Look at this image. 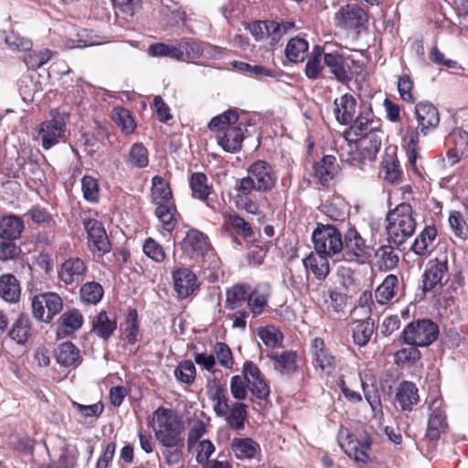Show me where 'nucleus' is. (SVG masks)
Returning <instances> with one entry per match:
<instances>
[{
  "instance_id": "obj_15",
  "label": "nucleus",
  "mask_w": 468,
  "mask_h": 468,
  "mask_svg": "<svg viewBox=\"0 0 468 468\" xmlns=\"http://www.w3.org/2000/svg\"><path fill=\"white\" fill-rule=\"evenodd\" d=\"M178 245L183 255L196 262H200L212 249L207 236L196 229L187 230Z\"/></svg>"
},
{
  "instance_id": "obj_22",
  "label": "nucleus",
  "mask_w": 468,
  "mask_h": 468,
  "mask_svg": "<svg viewBox=\"0 0 468 468\" xmlns=\"http://www.w3.org/2000/svg\"><path fill=\"white\" fill-rule=\"evenodd\" d=\"M430 410L431 414L428 420L425 438L431 441H437L448 429L445 410L442 409V401L434 399L430 406Z\"/></svg>"
},
{
  "instance_id": "obj_6",
  "label": "nucleus",
  "mask_w": 468,
  "mask_h": 468,
  "mask_svg": "<svg viewBox=\"0 0 468 468\" xmlns=\"http://www.w3.org/2000/svg\"><path fill=\"white\" fill-rule=\"evenodd\" d=\"M440 330L431 319H417L409 323L400 334L403 344L418 347H426L439 337Z\"/></svg>"
},
{
  "instance_id": "obj_59",
  "label": "nucleus",
  "mask_w": 468,
  "mask_h": 468,
  "mask_svg": "<svg viewBox=\"0 0 468 468\" xmlns=\"http://www.w3.org/2000/svg\"><path fill=\"white\" fill-rule=\"evenodd\" d=\"M42 90L41 83L29 74L23 75L18 80V90L24 101H33L36 93Z\"/></svg>"
},
{
  "instance_id": "obj_18",
  "label": "nucleus",
  "mask_w": 468,
  "mask_h": 468,
  "mask_svg": "<svg viewBox=\"0 0 468 468\" xmlns=\"http://www.w3.org/2000/svg\"><path fill=\"white\" fill-rule=\"evenodd\" d=\"M173 288L176 297L184 300L199 290L197 276L186 267H178L172 271Z\"/></svg>"
},
{
  "instance_id": "obj_63",
  "label": "nucleus",
  "mask_w": 468,
  "mask_h": 468,
  "mask_svg": "<svg viewBox=\"0 0 468 468\" xmlns=\"http://www.w3.org/2000/svg\"><path fill=\"white\" fill-rule=\"evenodd\" d=\"M148 55L151 57H166L176 60L182 58V51L177 45H169L163 42L151 44L148 48Z\"/></svg>"
},
{
  "instance_id": "obj_64",
  "label": "nucleus",
  "mask_w": 468,
  "mask_h": 468,
  "mask_svg": "<svg viewBox=\"0 0 468 468\" xmlns=\"http://www.w3.org/2000/svg\"><path fill=\"white\" fill-rule=\"evenodd\" d=\"M448 223L452 232L457 239L461 240L468 239V224L460 211L451 210Z\"/></svg>"
},
{
  "instance_id": "obj_40",
  "label": "nucleus",
  "mask_w": 468,
  "mask_h": 468,
  "mask_svg": "<svg viewBox=\"0 0 468 468\" xmlns=\"http://www.w3.org/2000/svg\"><path fill=\"white\" fill-rule=\"evenodd\" d=\"M32 323L28 315L21 314L13 323L8 336L18 345H26L32 336Z\"/></svg>"
},
{
  "instance_id": "obj_52",
  "label": "nucleus",
  "mask_w": 468,
  "mask_h": 468,
  "mask_svg": "<svg viewBox=\"0 0 468 468\" xmlns=\"http://www.w3.org/2000/svg\"><path fill=\"white\" fill-rule=\"evenodd\" d=\"M104 295L103 287L97 282H87L80 288V298L85 304H97Z\"/></svg>"
},
{
  "instance_id": "obj_47",
  "label": "nucleus",
  "mask_w": 468,
  "mask_h": 468,
  "mask_svg": "<svg viewBox=\"0 0 468 468\" xmlns=\"http://www.w3.org/2000/svg\"><path fill=\"white\" fill-rule=\"evenodd\" d=\"M121 332L123 339L129 345H134L138 341L140 332V320L136 309H129L123 324L121 325Z\"/></svg>"
},
{
  "instance_id": "obj_43",
  "label": "nucleus",
  "mask_w": 468,
  "mask_h": 468,
  "mask_svg": "<svg viewBox=\"0 0 468 468\" xmlns=\"http://www.w3.org/2000/svg\"><path fill=\"white\" fill-rule=\"evenodd\" d=\"M329 255L316 254L311 252L303 260V264L307 271H310L316 279L324 280L329 274L330 268L327 260Z\"/></svg>"
},
{
  "instance_id": "obj_13",
  "label": "nucleus",
  "mask_w": 468,
  "mask_h": 468,
  "mask_svg": "<svg viewBox=\"0 0 468 468\" xmlns=\"http://www.w3.org/2000/svg\"><path fill=\"white\" fill-rule=\"evenodd\" d=\"M313 367L318 374L329 377L336 369L338 359L322 337L316 336L310 343Z\"/></svg>"
},
{
  "instance_id": "obj_57",
  "label": "nucleus",
  "mask_w": 468,
  "mask_h": 468,
  "mask_svg": "<svg viewBox=\"0 0 468 468\" xmlns=\"http://www.w3.org/2000/svg\"><path fill=\"white\" fill-rule=\"evenodd\" d=\"M174 376L180 383L191 386L197 378V368L192 360L180 361L174 370Z\"/></svg>"
},
{
  "instance_id": "obj_31",
  "label": "nucleus",
  "mask_w": 468,
  "mask_h": 468,
  "mask_svg": "<svg viewBox=\"0 0 468 468\" xmlns=\"http://www.w3.org/2000/svg\"><path fill=\"white\" fill-rule=\"evenodd\" d=\"M438 235L434 225H427L414 239L410 250L418 256H428L433 247V242Z\"/></svg>"
},
{
  "instance_id": "obj_10",
  "label": "nucleus",
  "mask_w": 468,
  "mask_h": 468,
  "mask_svg": "<svg viewBox=\"0 0 468 468\" xmlns=\"http://www.w3.org/2000/svg\"><path fill=\"white\" fill-rule=\"evenodd\" d=\"M343 239L339 229L331 224L317 223L312 234L315 251L331 257L342 251Z\"/></svg>"
},
{
  "instance_id": "obj_46",
  "label": "nucleus",
  "mask_w": 468,
  "mask_h": 468,
  "mask_svg": "<svg viewBox=\"0 0 468 468\" xmlns=\"http://www.w3.org/2000/svg\"><path fill=\"white\" fill-rule=\"evenodd\" d=\"M324 45H315L313 48L304 69V74L307 79L315 80L322 75L324 68L325 67L324 64H322V60L324 61Z\"/></svg>"
},
{
  "instance_id": "obj_56",
  "label": "nucleus",
  "mask_w": 468,
  "mask_h": 468,
  "mask_svg": "<svg viewBox=\"0 0 468 468\" xmlns=\"http://www.w3.org/2000/svg\"><path fill=\"white\" fill-rule=\"evenodd\" d=\"M179 48L182 51L180 61H190L203 56L204 48L200 41L193 38H182L179 41Z\"/></svg>"
},
{
  "instance_id": "obj_50",
  "label": "nucleus",
  "mask_w": 468,
  "mask_h": 468,
  "mask_svg": "<svg viewBox=\"0 0 468 468\" xmlns=\"http://www.w3.org/2000/svg\"><path fill=\"white\" fill-rule=\"evenodd\" d=\"M234 189L236 192L234 197L235 206L239 209L245 210L252 215H257L259 213V206L250 197L253 191H246L247 188H242L241 184L238 181L236 182Z\"/></svg>"
},
{
  "instance_id": "obj_26",
  "label": "nucleus",
  "mask_w": 468,
  "mask_h": 468,
  "mask_svg": "<svg viewBox=\"0 0 468 468\" xmlns=\"http://www.w3.org/2000/svg\"><path fill=\"white\" fill-rule=\"evenodd\" d=\"M381 167L384 171V178L391 185H399L402 182L404 173L397 157L396 148L388 147L385 150L381 161Z\"/></svg>"
},
{
  "instance_id": "obj_28",
  "label": "nucleus",
  "mask_w": 468,
  "mask_h": 468,
  "mask_svg": "<svg viewBox=\"0 0 468 468\" xmlns=\"http://www.w3.org/2000/svg\"><path fill=\"white\" fill-rule=\"evenodd\" d=\"M399 278L395 274H388L383 282L376 288L374 295L377 303L380 305L391 303L399 300Z\"/></svg>"
},
{
  "instance_id": "obj_51",
  "label": "nucleus",
  "mask_w": 468,
  "mask_h": 468,
  "mask_svg": "<svg viewBox=\"0 0 468 468\" xmlns=\"http://www.w3.org/2000/svg\"><path fill=\"white\" fill-rule=\"evenodd\" d=\"M356 142H347L346 147L341 148L339 156L342 162L362 168L367 158L363 154V150L358 145H356Z\"/></svg>"
},
{
  "instance_id": "obj_33",
  "label": "nucleus",
  "mask_w": 468,
  "mask_h": 468,
  "mask_svg": "<svg viewBox=\"0 0 468 468\" xmlns=\"http://www.w3.org/2000/svg\"><path fill=\"white\" fill-rule=\"evenodd\" d=\"M250 284L246 282H238L226 290L225 308L235 311L242 308L245 303H248L249 290Z\"/></svg>"
},
{
  "instance_id": "obj_27",
  "label": "nucleus",
  "mask_w": 468,
  "mask_h": 468,
  "mask_svg": "<svg viewBox=\"0 0 468 468\" xmlns=\"http://www.w3.org/2000/svg\"><path fill=\"white\" fill-rule=\"evenodd\" d=\"M334 114L336 121L342 125L350 124L355 117L356 100L349 93L336 98L334 101Z\"/></svg>"
},
{
  "instance_id": "obj_11",
  "label": "nucleus",
  "mask_w": 468,
  "mask_h": 468,
  "mask_svg": "<svg viewBox=\"0 0 468 468\" xmlns=\"http://www.w3.org/2000/svg\"><path fill=\"white\" fill-rule=\"evenodd\" d=\"M337 441L344 452L357 463H367L369 461V451L373 441L369 434L366 433L358 439L347 428L340 429Z\"/></svg>"
},
{
  "instance_id": "obj_5",
  "label": "nucleus",
  "mask_w": 468,
  "mask_h": 468,
  "mask_svg": "<svg viewBox=\"0 0 468 468\" xmlns=\"http://www.w3.org/2000/svg\"><path fill=\"white\" fill-rule=\"evenodd\" d=\"M248 176L238 180L246 191L267 193L271 191L277 183V174L274 167L267 161L257 160L251 163Z\"/></svg>"
},
{
  "instance_id": "obj_1",
  "label": "nucleus",
  "mask_w": 468,
  "mask_h": 468,
  "mask_svg": "<svg viewBox=\"0 0 468 468\" xmlns=\"http://www.w3.org/2000/svg\"><path fill=\"white\" fill-rule=\"evenodd\" d=\"M415 117L418 126L407 127L403 142L410 166L416 174L420 175L416 165L420 156V134L426 136L434 131L440 123V114L434 104L425 101L415 105Z\"/></svg>"
},
{
  "instance_id": "obj_35",
  "label": "nucleus",
  "mask_w": 468,
  "mask_h": 468,
  "mask_svg": "<svg viewBox=\"0 0 468 468\" xmlns=\"http://www.w3.org/2000/svg\"><path fill=\"white\" fill-rule=\"evenodd\" d=\"M337 166L336 158L334 155H324L314 164V176L321 185L327 186L335 177Z\"/></svg>"
},
{
  "instance_id": "obj_24",
  "label": "nucleus",
  "mask_w": 468,
  "mask_h": 468,
  "mask_svg": "<svg viewBox=\"0 0 468 468\" xmlns=\"http://www.w3.org/2000/svg\"><path fill=\"white\" fill-rule=\"evenodd\" d=\"M267 356L272 361L274 369L281 375L292 376L299 371L297 351L271 352Z\"/></svg>"
},
{
  "instance_id": "obj_16",
  "label": "nucleus",
  "mask_w": 468,
  "mask_h": 468,
  "mask_svg": "<svg viewBox=\"0 0 468 468\" xmlns=\"http://www.w3.org/2000/svg\"><path fill=\"white\" fill-rule=\"evenodd\" d=\"M66 123L62 119L52 118L42 122L37 131L36 139L43 149L49 150L66 140Z\"/></svg>"
},
{
  "instance_id": "obj_29",
  "label": "nucleus",
  "mask_w": 468,
  "mask_h": 468,
  "mask_svg": "<svg viewBox=\"0 0 468 468\" xmlns=\"http://www.w3.org/2000/svg\"><path fill=\"white\" fill-rule=\"evenodd\" d=\"M207 395L212 403L216 416L226 415V410L229 406V398L226 387L219 381L214 380L212 384L207 386Z\"/></svg>"
},
{
  "instance_id": "obj_42",
  "label": "nucleus",
  "mask_w": 468,
  "mask_h": 468,
  "mask_svg": "<svg viewBox=\"0 0 468 468\" xmlns=\"http://www.w3.org/2000/svg\"><path fill=\"white\" fill-rule=\"evenodd\" d=\"M21 287L19 281L13 274L6 273L0 276V297L10 303L19 302Z\"/></svg>"
},
{
  "instance_id": "obj_38",
  "label": "nucleus",
  "mask_w": 468,
  "mask_h": 468,
  "mask_svg": "<svg viewBox=\"0 0 468 468\" xmlns=\"http://www.w3.org/2000/svg\"><path fill=\"white\" fill-rule=\"evenodd\" d=\"M55 357L64 367H77L82 360L80 349L71 342L60 344L55 351Z\"/></svg>"
},
{
  "instance_id": "obj_48",
  "label": "nucleus",
  "mask_w": 468,
  "mask_h": 468,
  "mask_svg": "<svg viewBox=\"0 0 468 468\" xmlns=\"http://www.w3.org/2000/svg\"><path fill=\"white\" fill-rule=\"evenodd\" d=\"M309 43L299 37L291 38L285 48V56L292 63H300L307 58Z\"/></svg>"
},
{
  "instance_id": "obj_53",
  "label": "nucleus",
  "mask_w": 468,
  "mask_h": 468,
  "mask_svg": "<svg viewBox=\"0 0 468 468\" xmlns=\"http://www.w3.org/2000/svg\"><path fill=\"white\" fill-rule=\"evenodd\" d=\"M378 259V265L381 271H390L397 267L399 263V256L390 245L380 246L374 251Z\"/></svg>"
},
{
  "instance_id": "obj_61",
  "label": "nucleus",
  "mask_w": 468,
  "mask_h": 468,
  "mask_svg": "<svg viewBox=\"0 0 468 468\" xmlns=\"http://www.w3.org/2000/svg\"><path fill=\"white\" fill-rule=\"evenodd\" d=\"M126 163L132 167H146L149 164L147 148L142 143L133 144L130 148Z\"/></svg>"
},
{
  "instance_id": "obj_8",
  "label": "nucleus",
  "mask_w": 468,
  "mask_h": 468,
  "mask_svg": "<svg viewBox=\"0 0 468 468\" xmlns=\"http://www.w3.org/2000/svg\"><path fill=\"white\" fill-rule=\"evenodd\" d=\"M343 256L347 262L365 264L369 261L375 250L373 245L364 239L358 230L349 227L344 234Z\"/></svg>"
},
{
  "instance_id": "obj_55",
  "label": "nucleus",
  "mask_w": 468,
  "mask_h": 468,
  "mask_svg": "<svg viewBox=\"0 0 468 468\" xmlns=\"http://www.w3.org/2000/svg\"><path fill=\"white\" fill-rule=\"evenodd\" d=\"M112 119L126 134H131L135 130L136 124L131 112L124 107H115L112 110Z\"/></svg>"
},
{
  "instance_id": "obj_20",
  "label": "nucleus",
  "mask_w": 468,
  "mask_h": 468,
  "mask_svg": "<svg viewBox=\"0 0 468 468\" xmlns=\"http://www.w3.org/2000/svg\"><path fill=\"white\" fill-rule=\"evenodd\" d=\"M88 271L87 262L80 257L66 259L58 268V278L65 285L79 284Z\"/></svg>"
},
{
  "instance_id": "obj_19",
  "label": "nucleus",
  "mask_w": 468,
  "mask_h": 468,
  "mask_svg": "<svg viewBox=\"0 0 468 468\" xmlns=\"http://www.w3.org/2000/svg\"><path fill=\"white\" fill-rule=\"evenodd\" d=\"M448 261L436 258L430 261L424 273L422 275V290L424 292H439L441 290L443 283L442 279L448 273Z\"/></svg>"
},
{
  "instance_id": "obj_44",
  "label": "nucleus",
  "mask_w": 468,
  "mask_h": 468,
  "mask_svg": "<svg viewBox=\"0 0 468 468\" xmlns=\"http://www.w3.org/2000/svg\"><path fill=\"white\" fill-rule=\"evenodd\" d=\"M231 450L239 460L253 459L261 453L260 444L251 438H234Z\"/></svg>"
},
{
  "instance_id": "obj_34",
  "label": "nucleus",
  "mask_w": 468,
  "mask_h": 468,
  "mask_svg": "<svg viewBox=\"0 0 468 468\" xmlns=\"http://www.w3.org/2000/svg\"><path fill=\"white\" fill-rule=\"evenodd\" d=\"M116 329V315H109L106 311H101L92 320V332L103 340H108Z\"/></svg>"
},
{
  "instance_id": "obj_45",
  "label": "nucleus",
  "mask_w": 468,
  "mask_h": 468,
  "mask_svg": "<svg viewBox=\"0 0 468 468\" xmlns=\"http://www.w3.org/2000/svg\"><path fill=\"white\" fill-rule=\"evenodd\" d=\"M224 228L244 239L251 238L254 234L252 226L237 213H227L223 215Z\"/></svg>"
},
{
  "instance_id": "obj_58",
  "label": "nucleus",
  "mask_w": 468,
  "mask_h": 468,
  "mask_svg": "<svg viewBox=\"0 0 468 468\" xmlns=\"http://www.w3.org/2000/svg\"><path fill=\"white\" fill-rule=\"evenodd\" d=\"M258 336L267 347L272 349L282 346L283 334L274 325L261 326L258 329Z\"/></svg>"
},
{
  "instance_id": "obj_7",
  "label": "nucleus",
  "mask_w": 468,
  "mask_h": 468,
  "mask_svg": "<svg viewBox=\"0 0 468 468\" xmlns=\"http://www.w3.org/2000/svg\"><path fill=\"white\" fill-rule=\"evenodd\" d=\"M188 186L191 197L206 204L212 211L218 213L225 207V199L218 197L215 192L213 184L209 182L207 176L203 172H193L188 177Z\"/></svg>"
},
{
  "instance_id": "obj_37",
  "label": "nucleus",
  "mask_w": 468,
  "mask_h": 468,
  "mask_svg": "<svg viewBox=\"0 0 468 468\" xmlns=\"http://www.w3.org/2000/svg\"><path fill=\"white\" fill-rule=\"evenodd\" d=\"M419 390L415 383L403 380L396 391V400L402 410H411L419 402Z\"/></svg>"
},
{
  "instance_id": "obj_12",
  "label": "nucleus",
  "mask_w": 468,
  "mask_h": 468,
  "mask_svg": "<svg viewBox=\"0 0 468 468\" xmlns=\"http://www.w3.org/2000/svg\"><path fill=\"white\" fill-rule=\"evenodd\" d=\"M348 129L344 132V138L347 142H357L363 136L377 133L380 129V120L375 117L370 106H361L359 114L351 122Z\"/></svg>"
},
{
  "instance_id": "obj_60",
  "label": "nucleus",
  "mask_w": 468,
  "mask_h": 468,
  "mask_svg": "<svg viewBox=\"0 0 468 468\" xmlns=\"http://www.w3.org/2000/svg\"><path fill=\"white\" fill-rule=\"evenodd\" d=\"M357 142L358 146L363 150V154L367 158V161H375L382 144L381 137L378 133L363 136V138L359 139Z\"/></svg>"
},
{
  "instance_id": "obj_32",
  "label": "nucleus",
  "mask_w": 468,
  "mask_h": 468,
  "mask_svg": "<svg viewBox=\"0 0 468 468\" xmlns=\"http://www.w3.org/2000/svg\"><path fill=\"white\" fill-rule=\"evenodd\" d=\"M154 216L158 218L163 231L168 234L176 228L180 218L176 203L155 206Z\"/></svg>"
},
{
  "instance_id": "obj_4",
  "label": "nucleus",
  "mask_w": 468,
  "mask_h": 468,
  "mask_svg": "<svg viewBox=\"0 0 468 468\" xmlns=\"http://www.w3.org/2000/svg\"><path fill=\"white\" fill-rule=\"evenodd\" d=\"M324 65L334 78L343 84L350 82L354 78L353 68L358 63L344 48L336 44H324Z\"/></svg>"
},
{
  "instance_id": "obj_2",
  "label": "nucleus",
  "mask_w": 468,
  "mask_h": 468,
  "mask_svg": "<svg viewBox=\"0 0 468 468\" xmlns=\"http://www.w3.org/2000/svg\"><path fill=\"white\" fill-rule=\"evenodd\" d=\"M388 240L397 246L413 235L417 222L410 204L402 202L390 209L386 217Z\"/></svg>"
},
{
  "instance_id": "obj_17",
  "label": "nucleus",
  "mask_w": 468,
  "mask_h": 468,
  "mask_svg": "<svg viewBox=\"0 0 468 468\" xmlns=\"http://www.w3.org/2000/svg\"><path fill=\"white\" fill-rule=\"evenodd\" d=\"M242 375L248 382L249 390L258 399H267L271 388L261 373L260 367L250 360L245 361L242 367Z\"/></svg>"
},
{
  "instance_id": "obj_9",
  "label": "nucleus",
  "mask_w": 468,
  "mask_h": 468,
  "mask_svg": "<svg viewBox=\"0 0 468 468\" xmlns=\"http://www.w3.org/2000/svg\"><path fill=\"white\" fill-rule=\"evenodd\" d=\"M367 12L356 3H347L340 6L334 16L335 27L354 33L356 37L367 29Z\"/></svg>"
},
{
  "instance_id": "obj_21",
  "label": "nucleus",
  "mask_w": 468,
  "mask_h": 468,
  "mask_svg": "<svg viewBox=\"0 0 468 468\" xmlns=\"http://www.w3.org/2000/svg\"><path fill=\"white\" fill-rule=\"evenodd\" d=\"M88 234V246L90 250L100 255H104L111 250V242L102 224L97 219H88L84 222Z\"/></svg>"
},
{
  "instance_id": "obj_49",
  "label": "nucleus",
  "mask_w": 468,
  "mask_h": 468,
  "mask_svg": "<svg viewBox=\"0 0 468 468\" xmlns=\"http://www.w3.org/2000/svg\"><path fill=\"white\" fill-rule=\"evenodd\" d=\"M374 322L370 319L356 321L352 327L353 341L356 346H365L374 333Z\"/></svg>"
},
{
  "instance_id": "obj_14",
  "label": "nucleus",
  "mask_w": 468,
  "mask_h": 468,
  "mask_svg": "<svg viewBox=\"0 0 468 468\" xmlns=\"http://www.w3.org/2000/svg\"><path fill=\"white\" fill-rule=\"evenodd\" d=\"M32 314L39 322L48 324L63 308V301L57 292L35 295L31 302Z\"/></svg>"
},
{
  "instance_id": "obj_54",
  "label": "nucleus",
  "mask_w": 468,
  "mask_h": 468,
  "mask_svg": "<svg viewBox=\"0 0 468 468\" xmlns=\"http://www.w3.org/2000/svg\"><path fill=\"white\" fill-rule=\"evenodd\" d=\"M239 122V114L238 111L236 109H229L226 111L225 112L215 116L211 119V121L208 122V129L210 131H217L218 133H221L224 129L227 128H235L237 123Z\"/></svg>"
},
{
  "instance_id": "obj_36",
  "label": "nucleus",
  "mask_w": 468,
  "mask_h": 468,
  "mask_svg": "<svg viewBox=\"0 0 468 468\" xmlns=\"http://www.w3.org/2000/svg\"><path fill=\"white\" fill-rule=\"evenodd\" d=\"M151 201L154 206L175 203L170 184L161 176L152 178Z\"/></svg>"
},
{
  "instance_id": "obj_23",
  "label": "nucleus",
  "mask_w": 468,
  "mask_h": 468,
  "mask_svg": "<svg viewBox=\"0 0 468 468\" xmlns=\"http://www.w3.org/2000/svg\"><path fill=\"white\" fill-rule=\"evenodd\" d=\"M271 295V286L269 282H259L249 290L248 308L253 317L261 315L268 305Z\"/></svg>"
},
{
  "instance_id": "obj_25",
  "label": "nucleus",
  "mask_w": 468,
  "mask_h": 468,
  "mask_svg": "<svg viewBox=\"0 0 468 468\" xmlns=\"http://www.w3.org/2000/svg\"><path fill=\"white\" fill-rule=\"evenodd\" d=\"M246 131V128L242 127V122H239L235 128L224 129L216 136L218 144L225 152L237 153L241 149Z\"/></svg>"
},
{
  "instance_id": "obj_3",
  "label": "nucleus",
  "mask_w": 468,
  "mask_h": 468,
  "mask_svg": "<svg viewBox=\"0 0 468 468\" xmlns=\"http://www.w3.org/2000/svg\"><path fill=\"white\" fill-rule=\"evenodd\" d=\"M153 420L156 423L155 436L163 446L182 444L185 425L172 409L160 406L154 411Z\"/></svg>"
},
{
  "instance_id": "obj_62",
  "label": "nucleus",
  "mask_w": 468,
  "mask_h": 468,
  "mask_svg": "<svg viewBox=\"0 0 468 468\" xmlns=\"http://www.w3.org/2000/svg\"><path fill=\"white\" fill-rule=\"evenodd\" d=\"M142 250L148 259L158 264L165 262L167 258L164 247L152 237L144 240Z\"/></svg>"
},
{
  "instance_id": "obj_41",
  "label": "nucleus",
  "mask_w": 468,
  "mask_h": 468,
  "mask_svg": "<svg viewBox=\"0 0 468 468\" xmlns=\"http://www.w3.org/2000/svg\"><path fill=\"white\" fill-rule=\"evenodd\" d=\"M25 229L23 219L16 215H7L0 218V238L15 240L21 237Z\"/></svg>"
},
{
  "instance_id": "obj_30",
  "label": "nucleus",
  "mask_w": 468,
  "mask_h": 468,
  "mask_svg": "<svg viewBox=\"0 0 468 468\" xmlns=\"http://www.w3.org/2000/svg\"><path fill=\"white\" fill-rule=\"evenodd\" d=\"M83 324V316L77 309L62 314L57 328L58 338H64L74 334Z\"/></svg>"
},
{
  "instance_id": "obj_39",
  "label": "nucleus",
  "mask_w": 468,
  "mask_h": 468,
  "mask_svg": "<svg viewBox=\"0 0 468 468\" xmlns=\"http://www.w3.org/2000/svg\"><path fill=\"white\" fill-rule=\"evenodd\" d=\"M229 428L235 431H241L245 427V422L248 418V405L237 401L228 407L226 415H220Z\"/></svg>"
}]
</instances>
